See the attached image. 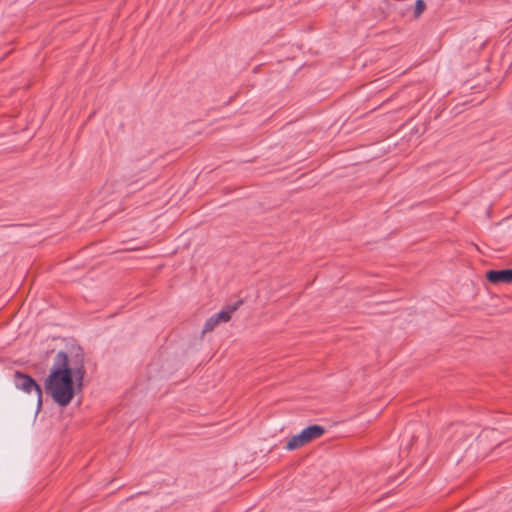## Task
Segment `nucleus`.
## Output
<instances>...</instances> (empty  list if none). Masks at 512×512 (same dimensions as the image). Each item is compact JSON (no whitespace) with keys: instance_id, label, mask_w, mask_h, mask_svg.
Wrapping results in <instances>:
<instances>
[{"instance_id":"1","label":"nucleus","mask_w":512,"mask_h":512,"mask_svg":"<svg viewBox=\"0 0 512 512\" xmlns=\"http://www.w3.org/2000/svg\"><path fill=\"white\" fill-rule=\"evenodd\" d=\"M86 374L84 354L79 350L71 358L59 351L50 374L45 379V392L61 407L68 406L75 396V384L82 386Z\"/></svg>"},{"instance_id":"2","label":"nucleus","mask_w":512,"mask_h":512,"mask_svg":"<svg viewBox=\"0 0 512 512\" xmlns=\"http://www.w3.org/2000/svg\"><path fill=\"white\" fill-rule=\"evenodd\" d=\"M325 429L320 425H311L303 429L299 434L293 435L286 443L285 449L288 451L296 450L309 442L320 438Z\"/></svg>"},{"instance_id":"3","label":"nucleus","mask_w":512,"mask_h":512,"mask_svg":"<svg viewBox=\"0 0 512 512\" xmlns=\"http://www.w3.org/2000/svg\"><path fill=\"white\" fill-rule=\"evenodd\" d=\"M14 384L16 388L26 393L35 391L38 397V407L42 405V389L31 376L20 371H16L14 374Z\"/></svg>"},{"instance_id":"4","label":"nucleus","mask_w":512,"mask_h":512,"mask_svg":"<svg viewBox=\"0 0 512 512\" xmlns=\"http://www.w3.org/2000/svg\"><path fill=\"white\" fill-rule=\"evenodd\" d=\"M242 304V301H238L233 305H228L223 310H221L219 313L214 314L210 318H208L204 324L203 327V333L211 332L214 330V328L221 322H228L232 314L239 308V306Z\"/></svg>"},{"instance_id":"5","label":"nucleus","mask_w":512,"mask_h":512,"mask_svg":"<svg viewBox=\"0 0 512 512\" xmlns=\"http://www.w3.org/2000/svg\"><path fill=\"white\" fill-rule=\"evenodd\" d=\"M486 279L492 284H509L512 282V268L504 270H489Z\"/></svg>"},{"instance_id":"6","label":"nucleus","mask_w":512,"mask_h":512,"mask_svg":"<svg viewBox=\"0 0 512 512\" xmlns=\"http://www.w3.org/2000/svg\"><path fill=\"white\" fill-rule=\"evenodd\" d=\"M426 9V3L424 0H416L414 16L418 18Z\"/></svg>"}]
</instances>
